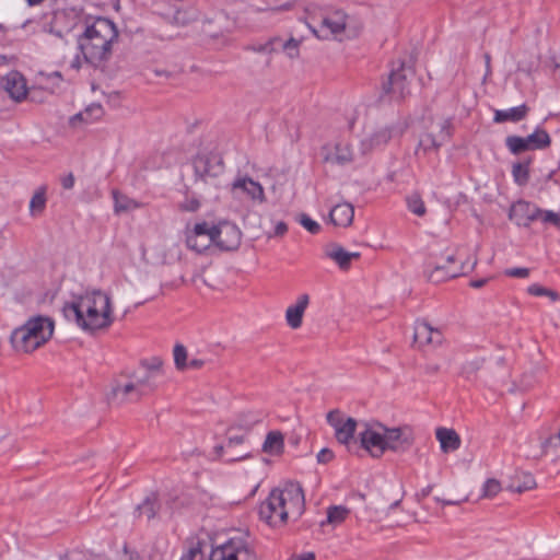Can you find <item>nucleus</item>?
<instances>
[{
	"mask_svg": "<svg viewBox=\"0 0 560 560\" xmlns=\"http://www.w3.org/2000/svg\"><path fill=\"white\" fill-rule=\"evenodd\" d=\"M62 311L68 320H73L89 332L107 328L114 322L110 298L100 290L86 292L66 303Z\"/></svg>",
	"mask_w": 560,
	"mask_h": 560,
	"instance_id": "obj_1",
	"label": "nucleus"
},
{
	"mask_svg": "<svg viewBox=\"0 0 560 560\" xmlns=\"http://www.w3.org/2000/svg\"><path fill=\"white\" fill-rule=\"evenodd\" d=\"M305 510V498L302 486L289 481L283 488L273 489L268 498L260 503V520L272 527L283 526L289 520H299Z\"/></svg>",
	"mask_w": 560,
	"mask_h": 560,
	"instance_id": "obj_2",
	"label": "nucleus"
},
{
	"mask_svg": "<svg viewBox=\"0 0 560 560\" xmlns=\"http://www.w3.org/2000/svg\"><path fill=\"white\" fill-rule=\"evenodd\" d=\"M118 35L115 23L107 18H96L92 23L86 24L84 32L78 36L77 40L85 62L100 67L108 61Z\"/></svg>",
	"mask_w": 560,
	"mask_h": 560,
	"instance_id": "obj_3",
	"label": "nucleus"
},
{
	"mask_svg": "<svg viewBox=\"0 0 560 560\" xmlns=\"http://www.w3.org/2000/svg\"><path fill=\"white\" fill-rule=\"evenodd\" d=\"M52 332V320L47 317L37 316L14 329L11 335V343L16 351L28 353L47 342Z\"/></svg>",
	"mask_w": 560,
	"mask_h": 560,
	"instance_id": "obj_4",
	"label": "nucleus"
},
{
	"mask_svg": "<svg viewBox=\"0 0 560 560\" xmlns=\"http://www.w3.org/2000/svg\"><path fill=\"white\" fill-rule=\"evenodd\" d=\"M209 560H257V555L247 532H238L225 542L212 549Z\"/></svg>",
	"mask_w": 560,
	"mask_h": 560,
	"instance_id": "obj_5",
	"label": "nucleus"
},
{
	"mask_svg": "<svg viewBox=\"0 0 560 560\" xmlns=\"http://www.w3.org/2000/svg\"><path fill=\"white\" fill-rule=\"evenodd\" d=\"M413 75L415 69L411 62L400 59L394 61L388 79L382 85L383 94L388 95L390 100H404L410 94V83Z\"/></svg>",
	"mask_w": 560,
	"mask_h": 560,
	"instance_id": "obj_6",
	"label": "nucleus"
},
{
	"mask_svg": "<svg viewBox=\"0 0 560 560\" xmlns=\"http://www.w3.org/2000/svg\"><path fill=\"white\" fill-rule=\"evenodd\" d=\"M443 259H446L447 262V267L445 268L441 266L424 265V276L428 281L432 283H440L465 275L475 266V261H471L470 258L462 259L457 254H448Z\"/></svg>",
	"mask_w": 560,
	"mask_h": 560,
	"instance_id": "obj_7",
	"label": "nucleus"
},
{
	"mask_svg": "<svg viewBox=\"0 0 560 560\" xmlns=\"http://www.w3.org/2000/svg\"><path fill=\"white\" fill-rule=\"evenodd\" d=\"M505 143L513 154H520L525 151L544 150L549 148L551 144V138L546 130L537 128L527 137L509 136Z\"/></svg>",
	"mask_w": 560,
	"mask_h": 560,
	"instance_id": "obj_8",
	"label": "nucleus"
},
{
	"mask_svg": "<svg viewBox=\"0 0 560 560\" xmlns=\"http://www.w3.org/2000/svg\"><path fill=\"white\" fill-rule=\"evenodd\" d=\"M360 443L372 457L380 458L386 452L384 424L380 422L364 423V430L359 433Z\"/></svg>",
	"mask_w": 560,
	"mask_h": 560,
	"instance_id": "obj_9",
	"label": "nucleus"
},
{
	"mask_svg": "<svg viewBox=\"0 0 560 560\" xmlns=\"http://www.w3.org/2000/svg\"><path fill=\"white\" fill-rule=\"evenodd\" d=\"M547 365L541 362H533L527 369H525L518 378L511 383H505L506 393L515 392H528L532 390L537 384L540 383L541 377L547 373Z\"/></svg>",
	"mask_w": 560,
	"mask_h": 560,
	"instance_id": "obj_10",
	"label": "nucleus"
},
{
	"mask_svg": "<svg viewBox=\"0 0 560 560\" xmlns=\"http://www.w3.org/2000/svg\"><path fill=\"white\" fill-rule=\"evenodd\" d=\"M213 232L214 240L212 244L223 250H234L241 244L242 233L235 224L221 222L213 225Z\"/></svg>",
	"mask_w": 560,
	"mask_h": 560,
	"instance_id": "obj_11",
	"label": "nucleus"
},
{
	"mask_svg": "<svg viewBox=\"0 0 560 560\" xmlns=\"http://www.w3.org/2000/svg\"><path fill=\"white\" fill-rule=\"evenodd\" d=\"M386 451L405 452L413 443L412 430L409 427L387 428L384 425Z\"/></svg>",
	"mask_w": 560,
	"mask_h": 560,
	"instance_id": "obj_12",
	"label": "nucleus"
},
{
	"mask_svg": "<svg viewBox=\"0 0 560 560\" xmlns=\"http://www.w3.org/2000/svg\"><path fill=\"white\" fill-rule=\"evenodd\" d=\"M213 226H209L207 222L197 223L187 234L186 245L197 253H202L213 243Z\"/></svg>",
	"mask_w": 560,
	"mask_h": 560,
	"instance_id": "obj_13",
	"label": "nucleus"
},
{
	"mask_svg": "<svg viewBox=\"0 0 560 560\" xmlns=\"http://www.w3.org/2000/svg\"><path fill=\"white\" fill-rule=\"evenodd\" d=\"M539 208L528 201L518 200L510 207L509 219L520 226H529L537 221Z\"/></svg>",
	"mask_w": 560,
	"mask_h": 560,
	"instance_id": "obj_14",
	"label": "nucleus"
},
{
	"mask_svg": "<svg viewBox=\"0 0 560 560\" xmlns=\"http://www.w3.org/2000/svg\"><path fill=\"white\" fill-rule=\"evenodd\" d=\"M194 168L201 178L217 177L223 173V162L215 155L201 154L194 160Z\"/></svg>",
	"mask_w": 560,
	"mask_h": 560,
	"instance_id": "obj_15",
	"label": "nucleus"
},
{
	"mask_svg": "<svg viewBox=\"0 0 560 560\" xmlns=\"http://www.w3.org/2000/svg\"><path fill=\"white\" fill-rule=\"evenodd\" d=\"M1 86L16 102H21L26 97V80L19 71H11L3 77Z\"/></svg>",
	"mask_w": 560,
	"mask_h": 560,
	"instance_id": "obj_16",
	"label": "nucleus"
},
{
	"mask_svg": "<svg viewBox=\"0 0 560 560\" xmlns=\"http://www.w3.org/2000/svg\"><path fill=\"white\" fill-rule=\"evenodd\" d=\"M442 339V332L439 329L433 328L427 320L416 322L413 342L419 347L440 345Z\"/></svg>",
	"mask_w": 560,
	"mask_h": 560,
	"instance_id": "obj_17",
	"label": "nucleus"
},
{
	"mask_svg": "<svg viewBox=\"0 0 560 560\" xmlns=\"http://www.w3.org/2000/svg\"><path fill=\"white\" fill-rule=\"evenodd\" d=\"M232 190H240L254 201L264 202L266 200L262 186L247 176L236 178L232 184Z\"/></svg>",
	"mask_w": 560,
	"mask_h": 560,
	"instance_id": "obj_18",
	"label": "nucleus"
},
{
	"mask_svg": "<svg viewBox=\"0 0 560 560\" xmlns=\"http://www.w3.org/2000/svg\"><path fill=\"white\" fill-rule=\"evenodd\" d=\"M310 303L308 294L299 295L296 302L285 311V320L289 327L298 329L302 326L303 315Z\"/></svg>",
	"mask_w": 560,
	"mask_h": 560,
	"instance_id": "obj_19",
	"label": "nucleus"
},
{
	"mask_svg": "<svg viewBox=\"0 0 560 560\" xmlns=\"http://www.w3.org/2000/svg\"><path fill=\"white\" fill-rule=\"evenodd\" d=\"M325 255L334 260L341 270H348L353 259H359L360 254L357 252H347L341 245L332 243L325 248Z\"/></svg>",
	"mask_w": 560,
	"mask_h": 560,
	"instance_id": "obj_20",
	"label": "nucleus"
},
{
	"mask_svg": "<svg viewBox=\"0 0 560 560\" xmlns=\"http://www.w3.org/2000/svg\"><path fill=\"white\" fill-rule=\"evenodd\" d=\"M536 488L537 482L535 477L527 471H515V474L511 476L510 481L506 486V490L517 494L532 491Z\"/></svg>",
	"mask_w": 560,
	"mask_h": 560,
	"instance_id": "obj_21",
	"label": "nucleus"
},
{
	"mask_svg": "<svg viewBox=\"0 0 560 560\" xmlns=\"http://www.w3.org/2000/svg\"><path fill=\"white\" fill-rule=\"evenodd\" d=\"M334 149V152L324 155V162L343 166L353 161V151L350 143L340 141L335 144Z\"/></svg>",
	"mask_w": 560,
	"mask_h": 560,
	"instance_id": "obj_22",
	"label": "nucleus"
},
{
	"mask_svg": "<svg viewBox=\"0 0 560 560\" xmlns=\"http://www.w3.org/2000/svg\"><path fill=\"white\" fill-rule=\"evenodd\" d=\"M354 217V208L349 202L336 205L329 212L330 222L336 226H349Z\"/></svg>",
	"mask_w": 560,
	"mask_h": 560,
	"instance_id": "obj_23",
	"label": "nucleus"
},
{
	"mask_svg": "<svg viewBox=\"0 0 560 560\" xmlns=\"http://www.w3.org/2000/svg\"><path fill=\"white\" fill-rule=\"evenodd\" d=\"M435 436L440 442L442 452L444 453L454 452L460 446V438L453 429L438 428Z\"/></svg>",
	"mask_w": 560,
	"mask_h": 560,
	"instance_id": "obj_24",
	"label": "nucleus"
},
{
	"mask_svg": "<svg viewBox=\"0 0 560 560\" xmlns=\"http://www.w3.org/2000/svg\"><path fill=\"white\" fill-rule=\"evenodd\" d=\"M131 377L138 388V395H140L141 398L153 393L158 387V377L153 376L152 373H147L141 370Z\"/></svg>",
	"mask_w": 560,
	"mask_h": 560,
	"instance_id": "obj_25",
	"label": "nucleus"
},
{
	"mask_svg": "<svg viewBox=\"0 0 560 560\" xmlns=\"http://www.w3.org/2000/svg\"><path fill=\"white\" fill-rule=\"evenodd\" d=\"M113 396L117 399H119L121 402L125 401H138L141 399L140 395H138V388L132 380L130 377L125 383H117L113 387Z\"/></svg>",
	"mask_w": 560,
	"mask_h": 560,
	"instance_id": "obj_26",
	"label": "nucleus"
},
{
	"mask_svg": "<svg viewBox=\"0 0 560 560\" xmlns=\"http://www.w3.org/2000/svg\"><path fill=\"white\" fill-rule=\"evenodd\" d=\"M529 112V108L527 105L523 104L516 107H512L509 109L503 110H494V118L493 120L495 122H518L526 118L527 114Z\"/></svg>",
	"mask_w": 560,
	"mask_h": 560,
	"instance_id": "obj_27",
	"label": "nucleus"
},
{
	"mask_svg": "<svg viewBox=\"0 0 560 560\" xmlns=\"http://www.w3.org/2000/svg\"><path fill=\"white\" fill-rule=\"evenodd\" d=\"M299 46H300V42L293 37H291L287 40H282L280 38H273L268 44H266L264 49L267 51H270V52L282 50L288 55V57L295 58L299 56Z\"/></svg>",
	"mask_w": 560,
	"mask_h": 560,
	"instance_id": "obj_28",
	"label": "nucleus"
},
{
	"mask_svg": "<svg viewBox=\"0 0 560 560\" xmlns=\"http://www.w3.org/2000/svg\"><path fill=\"white\" fill-rule=\"evenodd\" d=\"M161 509V503L156 493L152 492L137 506L138 517L145 516L148 521L155 517Z\"/></svg>",
	"mask_w": 560,
	"mask_h": 560,
	"instance_id": "obj_29",
	"label": "nucleus"
},
{
	"mask_svg": "<svg viewBox=\"0 0 560 560\" xmlns=\"http://www.w3.org/2000/svg\"><path fill=\"white\" fill-rule=\"evenodd\" d=\"M452 122L450 118H436L430 121L428 132L435 133L438 140L447 141L451 137Z\"/></svg>",
	"mask_w": 560,
	"mask_h": 560,
	"instance_id": "obj_30",
	"label": "nucleus"
},
{
	"mask_svg": "<svg viewBox=\"0 0 560 560\" xmlns=\"http://www.w3.org/2000/svg\"><path fill=\"white\" fill-rule=\"evenodd\" d=\"M357 425V420L354 418L348 417L347 420L342 422V427L337 428V431H335L337 441L345 445H349L350 442H354V432Z\"/></svg>",
	"mask_w": 560,
	"mask_h": 560,
	"instance_id": "obj_31",
	"label": "nucleus"
},
{
	"mask_svg": "<svg viewBox=\"0 0 560 560\" xmlns=\"http://www.w3.org/2000/svg\"><path fill=\"white\" fill-rule=\"evenodd\" d=\"M284 440L279 431H270L262 444V451L270 455H280L283 452Z\"/></svg>",
	"mask_w": 560,
	"mask_h": 560,
	"instance_id": "obj_32",
	"label": "nucleus"
},
{
	"mask_svg": "<svg viewBox=\"0 0 560 560\" xmlns=\"http://www.w3.org/2000/svg\"><path fill=\"white\" fill-rule=\"evenodd\" d=\"M322 27L329 30L334 35L342 33L346 27V14L341 11H336L325 16L322 21Z\"/></svg>",
	"mask_w": 560,
	"mask_h": 560,
	"instance_id": "obj_33",
	"label": "nucleus"
},
{
	"mask_svg": "<svg viewBox=\"0 0 560 560\" xmlns=\"http://www.w3.org/2000/svg\"><path fill=\"white\" fill-rule=\"evenodd\" d=\"M393 137L392 127H383L374 131L368 139L363 141V145L369 149H375L385 145Z\"/></svg>",
	"mask_w": 560,
	"mask_h": 560,
	"instance_id": "obj_34",
	"label": "nucleus"
},
{
	"mask_svg": "<svg viewBox=\"0 0 560 560\" xmlns=\"http://www.w3.org/2000/svg\"><path fill=\"white\" fill-rule=\"evenodd\" d=\"M113 199L115 213L129 212L141 207L140 202L120 194L118 190H113Z\"/></svg>",
	"mask_w": 560,
	"mask_h": 560,
	"instance_id": "obj_35",
	"label": "nucleus"
},
{
	"mask_svg": "<svg viewBox=\"0 0 560 560\" xmlns=\"http://www.w3.org/2000/svg\"><path fill=\"white\" fill-rule=\"evenodd\" d=\"M349 514L350 510L343 505L329 506L327 510L326 520L320 522V526L323 527L325 525H340L346 521Z\"/></svg>",
	"mask_w": 560,
	"mask_h": 560,
	"instance_id": "obj_36",
	"label": "nucleus"
},
{
	"mask_svg": "<svg viewBox=\"0 0 560 560\" xmlns=\"http://www.w3.org/2000/svg\"><path fill=\"white\" fill-rule=\"evenodd\" d=\"M46 187H39L30 201V213L32 217L40 214L46 207Z\"/></svg>",
	"mask_w": 560,
	"mask_h": 560,
	"instance_id": "obj_37",
	"label": "nucleus"
},
{
	"mask_svg": "<svg viewBox=\"0 0 560 560\" xmlns=\"http://www.w3.org/2000/svg\"><path fill=\"white\" fill-rule=\"evenodd\" d=\"M443 143V140H438L435 133L427 132L420 138L416 153L419 154L420 151L427 153L429 151L438 150Z\"/></svg>",
	"mask_w": 560,
	"mask_h": 560,
	"instance_id": "obj_38",
	"label": "nucleus"
},
{
	"mask_svg": "<svg viewBox=\"0 0 560 560\" xmlns=\"http://www.w3.org/2000/svg\"><path fill=\"white\" fill-rule=\"evenodd\" d=\"M448 254H457L462 259H464L465 254L462 249H453V248H446L444 252L441 253H433L429 256L425 264L428 266H441V267H447L446 259H443Z\"/></svg>",
	"mask_w": 560,
	"mask_h": 560,
	"instance_id": "obj_39",
	"label": "nucleus"
},
{
	"mask_svg": "<svg viewBox=\"0 0 560 560\" xmlns=\"http://www.w3.org/2000/svg\"><path fill=\"white\" fill-rule=\"evenodd\" d=\"M527 293L534 296H547L551 302H559L560 294L556 290L542 287L538 283L530 284L527 288Z\"/></svg>",
	"mask_w": 560,
	"mask_h": 560,
	"instance_id": "obj_40",
	"label": "nucleus"
},
{
	"mask_svg": "<svg viewBox=\"0 0 560 560\" xmlns=\"http://www.w3.org/2000/svg\"><path fill=\"white\" fill-rule=\"evenodd\" d=\"M406 201L410 212L418 217H422L425 214V205L419 194H411L410 196L407 197Z\"/></svg>",
	"mask_w": 560,
	"mask_h": 560,
	"instance_id": "obj_41",
	"label": "nucleus"
},
{
	"mask_svg": "<svg viewBox=\"0 0 560 560\" xmlns=\"http://www.w3.org/2000/svg\"><path fill=\"white\" fill-rule=\"evenodd\" d=\"M512 175L517 185H526L529 179L528 163H515L512 168Z\"/></svg>",
	"mask_w": 560,
	"mask_h": 560,
	"instance_id": "obj_42",
	"label": "nucleus"
},
{
	"mask_svg": "<svg viewBox=\"0 0 560 560\" xmlns=\"http://www.w3.org/2000/svg\"><path fill=\"white\" fill-rule=\"evenodd\" d=\"M537 221H540L542 224L552 225L557 230L560 231V213L553 212L551 210H542L539 208V215H537Z\"/></svg>",
	"mask_w": 560,
	"mask_h": 560,
	"instance_id": "obj_43",
	"label": "nucleus"
},
{
	"mask_svg": "<svg viewBox=\"0 0 560 560\" xmlns=\"http://www.w3.org/2000/svg\"><path fill=\"white\" fill-rule=\"evenodd\" d=\"M142 371L152 373L153 376L160 378L162 373V360L160 358H152L141 362Z\"/></svg>",
	"mask_w": 560,
	"mask_h": 560,
	"instance_id": "obj_44",
	"label": "nucleus"
},
{
	"mask_svg": "<svg viewBox=\"0 0 560 560\" xmlns=\"http://www.w3.org/2000/svg\"><path fill=\"white\" fill-rule=\"evenodd\" d=\"M174 363L177 370L187 369V350L183 345H176L173 350Z\"/></svg>",
	"mask_w": 560,
	"mask_h": 560,
	"instance_id": "obj_45",
	"label": "nucleus"
},
{
	"mask_svg": "<svg viewBox=\"0 0 560 560\" xmlns=\"http://www.w3.org/2000/svg\"><path fill=\"white\" fill-rule=\"evenodd\" d=\"M348 417H346L340 410L335 409L327 413V422L330 427L334 428L335 431H337V428L342 427V422L347 420Z\"/></svg>",
	"mask_w": 560,
	"mask_h": 560,
	"instance_id": "obj_46",
	"label": "nucleus"
},
{
	"mask_svg": "<svg viewBox=\"0 0 560 560\" xmlns=\"http://www.w3.org/2000/svg\"><path fill=\"white\" fill-rule=\"evenodd\" d=\"M201 203L195 196L186 197L184 201L178 205V209L185 212H196L199 210Z\"/></svg>",
	"mask_w": 560,
	"mask_h": 560,
	"instance_id": "obj_47",
	"label": "nucleus"
},
{
	"mask_svg": "<svg viewBox=\"0 0 560 560\" xmlns=\"http://www.w3.org/2000/svg\"><path fill=\"white\" fill-rule=\"evenodd\" d=\"M510 357L511 355L503 354V355H499L495 359V364L502 370V373L499 376H500L501 382L503 383V385L506 383L505 378L510 376V370H509V366H508Z\"/></svg>",
	"mask_w": 560,
	"mask_h": 560,
	"instance_id": "obj_48",
	"label": "nucleus"
},
{
	"mask_svg": "<svg viewBox=\"0 0 560 560\" xmlns=\"http://www.w3.org/2000/svg\"><path fill=\"white\" fill-rule=\"evenodd\" d=\"M300 223L312 234H316L320 231V225L312 220L307 214H301Z\"/></svg>",
	"mask_w": 560,
	"mask_h": 560,
	"instance_id": "obj_49",
	"label": "nucleus"
},
{
	"mask_svg": "<svg viewBox=\"0 0 560 560\" xmlns=\"http://www.w3.org/2000/svg\"><path fill=\"white\" fill-rule=\"evenodd\" d=\"M505 276L513 278H527L530 273L528 268H510L504 271Z\"/></svg>",
	"mask_w": 560,
	"mask_h": 560,
	"instance_id": "obj_50",
	"label": "nucleus"
},
{
	"mask_svg": "<svg viewBox=\"0 0 560 560\" xmlns=\"http://www.w3.org/2000/svg\"><path fill=\"white\" fill-rule=\"evenodd\" d=\"M332 458H334V453L329 448H323L317 454V462L319 464H328L329 462L332 460Z\"/></svg>",
	"mask_w": 560,
	"mask_h": 560,
	"instance_id": "obj_51",
	"label": "nucleus"
},
{
	"mask_svg": "<svg viewBox=\"0 0 560 560\" xmlns=\"http://www.w3.org/2000/svg\"><path fill=\"white\" fill-rule=\"evenodd\" d=\"M74 182H75V178L72 173H68L67 175H63L60 178V184H61L62 188L66 190L72 189L74 186Z\"/></svg>",
	"mask_w": 560,
	"mask_h": 560,
	"instance_id": "obj_52",
	"label": "nucleus"
},
{
	"mask_svg": "<svg viewBox=\"0 0 560 560\" xmlns=\"http://www.w3.org/2000/svg\"><path fill=\"white\" fill-rule=\"evenodd\" d=\"M244 441V436L243 435H234V436H230L229 438V441H228V444H226V447H232L234 445H238V444H242Z\"/></svg>",
	"mask_w": 560,
	"mask_h": 560,
	"instance_id": "obj_53",
	"label": "nucleus"
},
{
	"mask_svg": "<svg viewBox=\"0 0 560 560\" xmlns=\"http://www.w3.org/2000/svg\"><path fill=\"white\" fill-rule=\"evenodd\" d=\"M200 552L198 548H190L180 560H195L196 556Z\"/></svg>",
	"mask_w": 560,
	"mask_h": 560,
	"instance_id": "obj_54",
	"label": "nucleus"
},
{
	"mask_svg": "<svg viewBox=\"0 0 560 560\" xmlns=\"http://www.w3.org/2000/svg\"><path fill=\"white\" fill-rule=\"evenodd\" d=\"M288 231V226L284 222H278L276 228H275V234L277 236H282L287 233Z\"/></svg>",
	"mask_w": 560,
	"mask_h": 560,
	"instance_id": "obj_55",
	"label": "nucleus"
},
{
	"mask_svg": "<svg viewBox=\"0 0 560 560\" xmlns=\"http://www.w3.org/2000/svg\"><path fill=\"white\" fill-rule=\"evenodd\" d=\"M205 365V361L201 359H191L189 362H187V368L190 369H201Z\"/></svg>",
	"mask_w": 560,
	"mask_h": 560,
	"instance_id": "obj_56",
	"label": "nucleus"
},
{
	"mask_svg": "<svg viewBox=\"0 0 560 560\" xmlns=\"http://www.w3.org/2000/svg\"><path fill=\"white\" fill-rule=\"evenodd\" d=\"M289 560H315V555L313 552H306L293 556Z\"/></svg>",
	"mask_w": 560,
	"mask_h": 560,
	"instance_id": "obj_57",
	"label": "nucleus"
},
{
	"mask_svg": "<svg viewBox=\"0 0 560 560\" xmlns=\"http://www.w3.org/2000/svg\"><path fill=\"white\" fill-rule=\"evenodd\" d=\"M435 500L438 502H441L443 505H457L462 501H464L465 499H455V500L450 499V500H445V499H441V498L436 497Z\"/></svg>",
	"mask_w": 560,
	"mask_h": 560,
	"instance_id": "obj_58",
	"label": "nucleus"
},
{
	"mask_svg": "<svg viewBox=\"0 0 560 560\" xmlns=\"http://www.w3.org/2000/svg\"><path fill=\"white\" fill-rule=\"evenodd\" d=\"M487 282H488V279L483 278V279L470 281L469 285L471 288L479 289V288L483 287Z\"/></svg>",
	"mask_w": 560,
	"mask_h": 560,
	"instance_id": "obj_59",
	"label": "nucleus"
},
{
	"mask_svg": "<svg viewBox=\"0 0 560 560\" xmlns=\"http://www.w3.org/2000/svg\"><path fill=\"white\" fill-rule=\"evenodd\" d=\"M491 487H492V498L502 491V487H501L500 482L494 479H492Z\"/></svg>",
	"mask_w": 560,
	"mask_h": 560,
	"instance_id": "obj_60",
	"label": "nucleus"
},
{
	"mask_svg": "<svg viewBox=\"0 0 560 560\" xmlns=\"http://www.w3.org/2000/svg\"><path fill=\"white\" fill-rule=\"evenodd\" d=\"M485 63H486V74L483 77V81H486V78L488 73L490 72V55L488 52H485Z\"/></svg>",
	"mask_w": 560,
	"mask_h": 560,
	"instance_id": "obj_61",
	"label": "nucleus"
},
{
	"mask_svg": "<svg viewBox=\"0 0 560 560\" xmlns=\"http://www.w3.org/2000/svg\"><path fill=\"white\" fill-rule=\"evenodd\" d=\"M84 120V117H83V113H78L75 114L72 118H71V125L72 126H77V121H83Z\"/></svg>",
	"mask_w": 560,
	"mask_h": 560,
	"instance_id": "obj_62",
	"label": "nucleus"
},
{
	"mask_svg": "<svg viewBox=\"0 0 560 560\" xmlns=\"http://www.w3.org/2000/svg\"><path fill=\"white\" fill-rule=\"evenodd\" d=\"M48 79L56 80V81H58V82H59V81H61V74H60V72H54V73H51V74L49 75V78H48Z\"/></svg>",
	"mask_w": 560,
	"mask_h": 560,
	"instance_id": "obj_63",
	"label": "nucleus"
},
{
	"mask_svg": "<svg viewBox=\"0 0 560 560\" xmlns=\"http://www.w3.org/2000/svg\"><path fill=\"white\" fill-rule=\"evenodd\" d=\"M431 490H432V486H428L427 488L422 489L421 495L428 497L430 494Z\"/></svg>",
	"mask_w": 560,
	"mask_h": 560,
	"instance_id": "obj_64",
	"label": "nucleus"
}]
</instances>
